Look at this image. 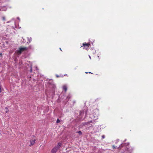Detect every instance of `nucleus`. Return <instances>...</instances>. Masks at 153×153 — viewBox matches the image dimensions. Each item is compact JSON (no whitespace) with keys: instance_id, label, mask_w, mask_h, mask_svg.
Listing matches in <instances>:
<instances>
[{"instance_id":"nucleus-13","label":"nucleus","mask_w":153,"mask_h":153,"mask_svg":"<svg viewBox=\"0 0 153 153\" xmlns=\"http://www.w3.org/2000/svg\"><path fill=\"white\" fill-rule=\"evenodd\" d=\"M2 19L4 21L5 20V18L4 17H2Z\"/></svg>"},{"instance_id":"nucleus-19","label":"nucleus","mask_w":153,"mask_h":153,"mask_svg":"<svg viewBox=\"0 0 153 153\" xmlns=\"http://www.w3.org/2000/svg\"><path fill=\"white\" fill-rule=\"evenodd\" d=\"M6 113H7V111H6Z\"/></svg>"},{"instance_id":"nucleus-14","label":"nucleus","mask_w":153,"mask_h":153,"mask_svg":"<svg viewBox=\"0 0 153 153\" xmlns=\"http://www.w3.org/2000/svg\"><path fill=\"white\" fill-rule=\"evenodd\" d=\"M2 53H0V56H2Z\"/></svg>"},{"instance_id":"nucleus-12","label":"nucleus","mask_w":153,"mask_h":153,"mask_svg":"<svg viewBox=\"0 0 153 153\" xmlns=\"http://www.w3.org/2000/svg\"><path fill=\"white\" fill-rule=\"evenodd\" d=\"M56 77L57 78H58L59 77H60V76H59L57 74L56 75Z\"/></svg>"},{"instance_id":"nucleus-1","label":"nucleus","mask_w":153,"mask_h":153,"mask_svg":"<svg viewBox=\"0 0 153 153\" xmlns=\"http://www.w3.org/2000/svg\"><path fill=\"white\" fill-rule=\"evenodd\" d=\"M27 48L26 47H21L16 51V52L18 54H20L22 52L27 50Z\"/></svg>"},{"instance_id":"nucleus-10","label":"nucleus","mask_w":153,"mask_h":153,"mask_svg":"<svg viewBox=\"0 0 153 153\" xmlns=\"http://www.w3.org/2000/svg\"><path fill=\"white\" fill-rule=\"evenodd\" d=\"M112 148L114 149H116V147L114 145L112 146Z\"/></svg>"},{"instance_id":"nucleus-6","label":"nucleus","mask_w":153,"mask_h":153,"mask_svg":"<svg viewBox=\"0 0 153 153\" xmlns=\"http://www.w3.org/2000/svg\"><path fill=\"white\" fill-rule=\"evenodd\" d=\"M61 145H62V143H58L57 146H56V147L57 148H58V149H59V148H60V146H61Z\"/></svg>"},{"instance_id":"nucleus-9","label":"nucleus","mask_w":153,"mask_h":153,"mask_svg":"<svg viewBox=\"0 0 153 153\" xmlns=\"http://www.w3.org/2000/svg\"><path fill=\"white\" fill-rule=\"evenodd\" d=\"M30 71L31 73V72H32V66H30Z\"/></svg>"},{"instance_id":"nucleus-16","label":"nucleus","mask_w":153,"mask_h":153,"mask_svg":"<svg viewBox=\"0 0 153 153\" xmlns=\"http://www.w3.org/2000/svg\"><path fill=\"white\" fill-rule=\"evenodd\" d=\"M60 49L61 50V51H62V50L61 49V48H60Z\"/></svg>"},{"instance_id":"nucleus-11","label":"nucleus","mask_w":153,"mask_h":153,"mask_svg":"<svg viewBox=\"0 0 153 153\" xmlns=\"http://www.w3.org/2000/svg\"><path fill=\"white\" fill-rule=\"evenodd\" d=\"M102 139H103L105 138V136L104 135H102Z\"/></svg>"},{"instance_id":"nucleus-17","label":"nucleus","mask_w":153,"mask_h":153,"mask_svg":"<svg viewBox=\"0 0 153 153\" xmlns=\"http://www.w3.org/2000/svg\"><path fill=\"white\" fill-rule=\"evenodd\" d=\"M89 58H90V59L91 58L90 56H89Z\"/></svg>"},{"instance_id":"nucleus-8","label":"nucleus","mask_w":153,"mask_h":153,"mask_svg":"<svg viewBox=\"0 0 153 153\" xmlns=\"http://www.w3.org/2000/svg\"><path fill=\"white\" fill-rule=\"evenodd\" d=\"M60 122V120L59 119H57V121H56V123H59Z\"/></svg>"},{"instance_id":"nucleus-15","label":"nucleus","mask_w":153,"mask_h":153,"mask_svg":"<svg viewBox=\"0 0 153 153\" xmlns=\"http://www.w3.org/2000/svg\"><path fill=\"white\" fill-rule=\"evenodd\" d=\"M89 73H90V74H92L93 73H91V72H88Z\"/></svg>"},{"instance_id":"nucleus-4","label":"nucleus","mask_w":153,"mask_h":153,"mask_svg":"<svg viewBox=\"0 0 153 153\" xmlns=\"http://www.w3.org/2000/svg\"><path fill=\"white\" fill-rule=\"evenodd\" d=\"M36 140L35 139H33L32 140H30V145H33L34 144Z\"/></svg>"},{"instance_id":"nucleus-7","label":"nucleus","mask_w":153,"mask_h":153,"mask_svg":"<svg viewBox=\"0 0 153 153\" xmlns=\"http://www.w3.org/2000/svg\"><path fill=\"white\" fill-rule=\"evenodd\" d=\"M77 133H78L79 135H81L82 134V132L80 131H78L77 132Z\"/></svg>"},{"instance_id":"nucleus-5","label":"nucleus","mask_w":153,"mask_h":153,"mask_svg":"<svg viewBox=\"0 0 153 153\" xmlns=\"http://www.w3.org/2000/svg\"><path fill=\"white\" fill-rule=\"evenodd\" d=\"M63 90L65 91V92H66L67 91V86L65 85L63 86Z\"/></svg>"},{"instance_id":"nucleus-18","label":"nucleus","mask_w":153,"mask_h":153,"mask_svg":"<svg viewBox=\"0 0 153 153\" xmlns=\"http://www.w3.org/2000/svg\"><path fill=\"white\" fill-rule=\"evenodd\" d=\"M87 74L88 73V72H85Z\"/></svg>"},{"instance_id":"nucleus-2","label":"nucleus","mask_w":153,"mask_h":153,"mask_svg":"<svg viewBox=\"0 0 153 153\" xmlns=\"http://www.w3.org/2000/svg\"><path fill=\"white\" fill-rule=\"evenodd\" d=\"M82 45L84 47L83 48V49H85L87 50L88 48L89 47L90 45V44L89 43H86V42H85L82 44Z\"/></svg>"},{"instance_id":"nucleus-3","label":"nucleus","mask_w":153,"mask_h":153,"mask_svg":"<svg viewBox=\"0 0 153 153\" xmlns=\"http://www.w3.org/2000/svg\"><path fill=\"white\" fill-rule=\"evenodd\" d=\"M58 150V148H57L56 147H55L51 150V152L52 153H56Z\"/></svg>"}]
</instances>
